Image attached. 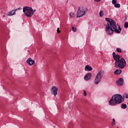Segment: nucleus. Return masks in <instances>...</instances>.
<instances>
[{
	"label": "nucleus",
	"mask_w": 128,
	"mask_h": 128,
	"mask_svg": "<svg viewBox=\"0 0 128 128\" xmlns=\"http://www.w3.org/2000/svg\"><path fill=\"white\" fill-rule=\"evenodd\" d=\"M105 20L106 22H109L107 23V24L106 25L105 30L107 34L112 36V34H114V32H116V34H120V32H122V28H120V26L118 25V29L116 23V22H114V20L108 18H105Z\"/></svg>",
	"instance_id": "obj_1"
},
{
	"label": "nucleus",
	"mask_w": 128,
	"mask_h": 128,
	"mask_svg": "<svg viewBox=\"0 0 128 128\" xmlns=\"http://www.w3.org/2000/svg\"><path fill=\"white\" fill-rule=\"evenodd\" d=\"M124 100V98L122 97V96L116 94L112 97V98L108 102V104L111 106H118V104H120Z\"/></svg>",
	"instance_id": "obj_2"
},
{
	"label": "nucleus",
	"mask_w": 128,
	"mask_h": 128,
	"mask_svg": "<svg viewBox=\"0 0 128 128\" xmlns=\"http://www.w3.org/2000/svg\"><path fill=\"white\" fill-rule=\"evenodd\" d=\"M115 68L122 70L126 66V62L124 58H122L117 62L114 63Z\"/></svg>",
	"instance_id": "obj_3"
},
{
	"label": "nucleus",
	"mask_w": 128,
	"mask_h": 128,
	"mask_svg": "<svg viewBox=\"0 0 128 128\" xmlns=\"http://www.w3.org/2000/svg\"><path fill=\"white\" fill-rule=\"evenodd\" d=\"M23 12L25 14L26 16H28V18H32V16H34V12L32 8L28 6L24 7Z\"/></svg>",
	"instance_id": "obj_4"
},
{
	"label": "nucleus",
	"mask_w": 128,
	"mask_h": 128,
	"mask_svg": "<svg viewBox=\"0 0 128 128\" xmlns=\"http://www.w3.org/2000/svg\"><path fill=\"white\" fill-rule=\"evenodd\" d=\"M104 76V71L100 70L96 74V78L94 79V84H98L102 80V78Z\"/></svg>",
	"instance_id": "obj_5"
},
{
	"label": "nucleus",
	"mask_w": 128,
	"mask_h": 128,
	"mask_svg": "<svg viewBox=\"0 0 128 128\" xmlns=\"http://www.w3.org/2000/svg\"><path fill=\"white\" fill-rule=\"evenodd\" d=\"M84 15H86V8L79 7L77 12V18H82Z\"/></svg>",
	"instance_id": "obj_6"
},
{
	"label": "nucleus",
	"mask_w": 128,
	"mask_h": 128,
	"mask_svg": "<svg viewBox=\"0 0 128 128\" xmlns=\"http://www.w3.org/2000/svg\"><path fill=\"white\" fill-rule=\"evenodd\" d=\"M58 88L54 86H52L51 88V92L55 96L58 94Z\"/></svg>",
	"instance_id": "obj_7"
},
{
	"label": "nucleus",
	"mask_w": 128,
	"mask_h": 128,
	"mask_svg": "<svg viewBox=\"0 0 128 128\" xmlns=\"http://www.w3.org/2000/svg\"><path fill=\"white\" fill-rule=\"evenodd\" d=\"M113 58H114V60H116L115 62H118L119 60H120V55L116 54V52H114L112 54Z\"/></svg>",
	"instance_id": "obj_8"
},
{
	"label": "nucleus",
	"mask_w": 128,
	"mask_h": 128,
	"mask_svg": "<svg viewBox=\"0 0 128 128\" xmlns=\"http://www.w3.org/2000/svg\"><path fill=\"white\" fill-rule=\"evenodd\" d=\"M116 84L118 86H124V79L122 78H120L118 81H116Z\"/></svg>",
	"instance_id": "obj_9"
},
{
	"label": "nucleus",
	"mask_w": 128,
	"mask_h": 128,
	"mask_svg": "<svg viewBox=\"0 0 128 128\" xmlns=\"http://www.w3.org/2000/svg\"><path fill=\"white\" fill-rule=\"evenodd\" d=\"M26 64H29V66H32V64H34V60H32V58H28L26 61Z\"/></svg>",
	"instance_id": "obj_10"
},
{
	"label": "nucleus",
	"mask_w": 128,
	"mask_h": 128,
	"mask_svg": "<svg viewBox=\"0 0 128 128\" xmlns=\"http://www.w3.org/2000/svg\"><path fill=\"white\" fill-rule=\"evenodd\" d=\"M92 78V73H88L84 77V80H90Z\"/></svg>",
	"instance_id": "obj_11"
},
{
	"label": "nucleus",
	"mask_w": 128,
	"mask_h": 128,
	"mask_svg": "<svg viewBox=\"0 0 128 128\" xmlns=\"http://www.w3.org/2000/svg\"><path fill=\"white\" fill-rule=\"evenodd\" d=\"M84 70L86 72H90V70H92V67L90 66V65H86L84 68Z\"/></svg>",
	"instance_id": "obj_12"
},
{
	"label": "nucleus",
	"mask_w": 128,
	"mask_h": 128,
	"mask_svg": "<svg viewBox=\"0 0 128 128\" xmlns=\"http://www.w3.org/2000/svg\"><path fill=\"white\" fill-rule=\"evenodd\" d=\"M7 16H14V14H16V10H12L6 14Z\"/></svg>",
	"instance_id": "obj_13"
},
{
	"label": "nucleus",
	"mask_w": 128,
	"mask_h": 128,
	"mask_svg": "<svg viewBox=\"0 0 128 128\" xmlns=\"http://www.w3.org/2000/svg\"><path fill=\"white\" fill-rule=\"evenodd\" d=\"M114 74H122V70H116L114 72Z\"/></svg>",
	"instance_id": "obj_14"
},
{
	"label": "nucleus",
	"mask_w": 128,
	"mask_h": 128,
	"mask_svg": "<svg viewBox=\"0 0 128 128\" xmlns=\"http://www.w3.org/2000/svg\"><path fill=\"white\" fill-rule=\"evenodd\" d=\"M121 108L122 110H124V109L126 108V104H122Z\"/></svg>",
	"instance_id": "obj_15"
},
{
	"label": "nucleus",
	"mask_w": 128,
	"mask_h": 128,
	"mask_svg": "<svg viewBox=\"0 0 128 128\" xmlns=\"http://www.w3.org/2000/svg\"><path fill=\"white\" fill-rule=\"evenodd\" d=\"M69 16L71 18H74V12H70V14H69Z\"/></svg>",
	"instance_id": "obj_16"
},
{
	"label": "nucleus",
	"mask_w": 128,
	"mask_h": 128,
	"mask_svg": "<svg viewBox=\"0 0 128 128\" xmlns=\"http://www.w3.org/2000/svg\"><path fill=\"white\" fill-rule=\"evenodd\" d=\"M114 8H120V4H116L114 5Z\"/></svg>",
	"instance_id": "obj_17"
},
{
	"label": "nucleus",
	"mask_w": 128,
	"mask_h": 128,
	"mask_svg": "<svg viewBox=\"0 0 128 128\" xmlns=\"http://www.w3.org/2000/svg\"><path fill=\"white\" fill-rule=\"evenodd\" d=\"M100 18H102V16H104V11L103 10H101L100 12Z\"/></svg>",
	"instance_id": "obj_18"
},
{
	"label": "nucleus",
	"mask_w": 128,
	"mask_h": 128,
	"mask_svg": "<svg viewBox=\"0 0 128 128\" xmlns=\"http://www.w3.org/2000/svg\"><path fill=\"white\" fill-rule=\"evenodd\" d=\"M124 26L126 28H128V22H126L124 24Z\"/></svg>",
	"instance_id": "obj_19"
},
{
	"label": "nucleus",
	"mask_w": 128,
	"mask_h": 128,
	"mask_svg": "<svg viewBox=\"0 0 128 128\" xmlns=\"http://www.w3.org/2000/svg\"><path fill=\"white\" fill-rule=\"evenodd\" d=\"M72 32H76V28H74V27H72Z\"/></svg>",
	"instance_id": "obj_20"
},
{
	"label": "nucleus",
	"mask_w": 128,
	"mask_h": 128,
	"mask_svg": "<svg viewBox=\"0 0 128 128\" xmlns=\"http://www.w3.org/2000/svg\"><path fill=\"white\" fill-rule=\"evenodd\" d=\"M116 52H122V50L120 49V48H117L116 49Z\"/></svg>",
	"instance_id": "obj_21"
},
{
	"label": "nucleus",
	"mask_w": 128,
	"mask_h": 128,
	"mask_svg": "<svg viewBox=\"0 0 128 128\" xmlns=\"http://www.w3.org/2000/svg\"><path fill=\"white\" fill-rule=\"evenodd\" d=\"M112 4L115 5L116 4V0H112Z\"/></svg>",
	"instance_id": "obj_22"
},
{
	"label": "nucleus",
	"mask_w": 128,
	"mask_h": 128,
	"mask_svg": "<svg viewBox=\"0 0 128 128\" xmlns=\"http://www.w3.org/2000/svg\"><path fill=\"white\" fill-rule=\"evenodd\" d=\"M112 124H116V120H114V118L112 119Z\"/></svg>",
	"instance_id": "obj_23"
},
{
	"label": "nucleus",
	"mask_w": 128,
	"mask_h": 128,
	"mask_svg": "<svg viewBox=\"0 0 128 128\" xmlns=\"http://www.w3.org/2000/svg\"><path fill=\"white\" fill-rule=\"evenodd\" d=\"M124 98H128V94H124Z\"/></svg>",
	"instance_id": "obj_24"
},
{
	"label": "nucleus",
	"mask_w": 128,
	"mask_h": 128,
	"mask_svg": "<svg viewBox=\"0 0 128 128\" xmlns=\"http://www.w3.org/2000/svg\"><path fill=\"white\" fill-rule=\"evenodd\" d=\"M84 96H86V90H84Z\"/></svg>",
	"instance_id": "obj_25"
},
{
	"label": "nucleus",
	"mask_w": 128,
	"mask_h": 128,
	"mask_svg": "<svg viewBox=\"0 0 128 128\" xmlns=\"http://www.w3.org/2000/svg\"><path fill=\"white\" fill-rule=\"evenodd\" d=\"M57 32L58 34H60V28H58Z\"/></svg>",
	"instance_id": "obj_26"
},
{
	"label": "nucleus",
	"mask_w": 128,
	"mask_h": 128,
	"mask_svg": "<svg viewBox=\"0 0 128 128\" xmlns=\"http://www.w3.org/2000/svg\"><path fill=\"white\" fill-rule=\"evenodd\" d=\"M20 10V8H18L15 10H15V12H16V10Z\"/></svg>",
	"instance_id": "obj_27"
},
{
	"label": "nucleus",
	"mask_w": 128,
	"mask_h": 128,
	"mask_svg": "<svg viewBox=\"0 0 128 128\" xmlns=\"http://www.w3.org/2000/svg\"><path fill=\"white\" fill-rule=\"evenodd\" d=\"M68 108L70 110H72V106H68Z\"/></svg>",
	"instance_id": "obj_28"
},
{
	"label": "nucleus",
	"mask_w": 128,
	"mask_h": 128,
	"mask_svg": "<svg viewBox=\"0 0 128 128\" xmlns=\"http://www.w3.org/2000/svg\"><path fill=\"white\" fill-rule=\"evenodd\" d=\"M94 0L95 2H100V0Z\"/></svg>",
	"instance_id": "obj_29"
},
{
	"label": "nucleus",
	"mask_w": 128,
	"mask_h": 128,
	"mask_svg": "<svg viewBox=\"0 0 128 128\" xmlns=\"http://www.w3.org/2000/svg\"><path fill=\"white\" fill-rule=\"evenodd\" d=\"M34 10V12H36V10Z\"/></svg>",
	"instance_id": "obj_30"
},
{
	"label": "nucleus",
	"mask_w": 128,
	"mask_h": 128,
	"mask_svg": "<svg viewBox=\"0 0 128 128\" xmlns=\"http://www.w3.org/2000/svg\"><path fill=\"white\" fill-rule=\"evenodd\" d=\"M36 0H32V2H35Z\"/></svg>",
	"instance_id": "obj_31"
},
{
	"label": "nucleus",
	"mask_w": 128,
	"mask_h": 128,
	"mask_svg": "<svg viewBox=\"0 0 128 128\" xmlns=\"http://www.w3.org/2000/svg\"><path fill=\"white\" fill-rule=\"evenodd\" d=\"M4 16V17H6V16H5V15H4V16Z\"/></svg>",
	"instance_id": "obj_32"
},
{
	"label": "nucleus",
	"mask_w": 128,
	"mask_h": 128,
	"mask_svg": "<svg viewBox=\"0 0 128 128\" xmlns=\"http://www.w3.org/2000/svg\"><path fill=\"white\" fill-rule=\"evenodd\" d=\"M117 128H118V127H117Z\"/></svg>",
	"instance_id": "obj_33"
}]
</instances>
